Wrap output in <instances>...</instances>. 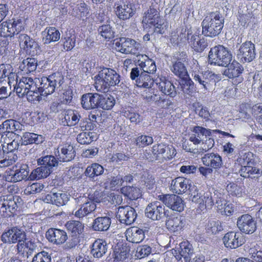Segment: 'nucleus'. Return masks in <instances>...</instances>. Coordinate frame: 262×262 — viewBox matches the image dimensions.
Segmentation results:
<instances>
[{
    "label": "nucleus",
    "instance_id": "nucleus-32",
    "mask_svg": "<svg viewBox=\"0 0 262 262\" xmlns=\"http://www.w3.org/2000/svg\"><path fill=\"white\" fill-rule=\"evenodd\" d=\"M26 79L27 83H25V88L28 94L27 99L29 101H33L38 97V89H37V79L33 80L30 77H23Z\"/></svg>",
    "mask_w": 262,
    "mask_h": 262
},
{
    "label": "nucleus",
    "instance_id": "nucleus-12",
    "mask_svg": "<svg viewBox=\"0 0 262 262\" xmlns=\"http://www.w3.org/2000/svg\"><path fill=\"white\" fill-rule=\"evenodd\" d=\"M19 45L27 54L31 56L37 55L40 51L38 43L26 34L21 33L17 37Z\"/></svg>",
    "mask_w": 262,
    "mask_h": 262
},
{
    "label": "nucleus",
    "instance_id": "nucleus-56",
    "mask_svg": "<svg viewBox=\"0 0 262 262\" xmlns=\"http://www.w3.org/2000/svg\"><path fill=\"white\" fill-rule=\"evenodd\" d=\"M152 252V248L148 245L138 246L136 248L135 256L139 259L148 256Z\"/></svg>",
    "mask_w": 262,
    "mask_h": 262
},
{
    "label": "nucleus",
    "instance_id": "nucleus-42",
    "mask_svg": "<svg viewBox=\"0 0 262 262\" xmlns=\"http://www.w3.org/2000/svg\"><path fill=\"white\" fill-rule=\"evenodd\" d=\"M43 33L46 34L45 37L43 39L44 43L46 44L57 41L60 37L59 31L55 27L47 28Z\"/></svg>",
    "mask_w": 262,
    "mask_h": 262
},
{
    "label": "nucleus",
    "instance_id": "nucleus-1",
    "mask_svg": "<svg viewBox=\"0 0 262 262\" xmlns=\"http://www.w3.org/2000/svg\"><path fill=\"white\" fill-rule=\"evenodd\" d=\"M95 86L99 92L105 93L112 86L119 85L120 76L111 68H103L95 77Z\"/></svg>",
    "mask_w": 262,
    "mask_h": 262
},
{
    "label": "nucleus",
    "instance_id": "nucleus-24",
    "mask_svg": "<svg viewBox=\"0 0 262 262\" xmlns=\"http://www.w3.org/2000/svg\"><path fill=\"white\" fill-rule=\"evenodd\" d=\"M35 247V244L33 242L31 241L27 242L26 240H24L23 242L21 241L17 243L16 250L17 254L19 256L24 258H28L32 254Z\"/></svg>",
    "mask_w": 262,
    "mask_h": 262
},
{
    "label": "nucleus",
    "instance_id": "nucleus-34",
    "mask_svg": "<svg viewBox=\"0 0 262 262\" xmlns=\"http://www.w3.org/2000/svg\"><path fill=\"white\" fill-rule=\"evenodd\" d=\"M17 159L16 154L8 151L6 149L0 150V167H5L12 165Z\"/></svg>",
    "mask_w": 262,
    "mask_h": 262
},
{
    "label": "nucleus",
    "instance_id": "nucleus-26",
    "mask_svg": "<svg viewBox=\"0 0 262 262\" xmlns=\"http://www.w3.org/2000/svg\"><path fill=\"white\" fill-rule=\"evenodd\" d=\"M116 9V15L120 19L122 20L129 19L136 12L135 5L131 3L118 6Z\"/></svg>",
    "mask_w": 262,
    "mask_h": 262
},
{
    "label": "nucleus",
    "instance_id": "nucleus-60",
    "mask_svg": "<svg viewBox=\"0 0 262 262\" xmlns=\"http://www.w3.org/2000/svg\"><path fill=\"white\" fill-rule=\"evenodd\" d=\"M194 82L189 78V76L185 79H182L181 85L182 91L187 94L192 93L194 91Z\"/></svg>",
    "mask_w": 262,
    "mask_h": 262
},
{
    "label": "nucleus",
    "instance_id": "nucleus-61",
    "mask_svg": "<svg viewBox=\"0 0 262 262\" xmlns=\"http://www.w3.org/2000/svg\"><path fill=\"white\" fill-rule=\"evenodd\" d=\"M253 154L251 152L245 153L242 157L238 158L237 161L241 165V167L246 166L254 165Z\"/></svg>",
    "mask_w": 262,
    "mask_h": 262
},
{
    "label": "nucleus",
    "instance_id": "nucleus-22",
    "mask_svg": "<svg viewBox=\"0 0 262 262\" xmlns=\"http://www.w3.org/2000/svg\"><path fill=\"white\" fill-rule=\"evenodd\" d=\"M46 237L48 241L53 244L61 245L68 239L67 233L62 230L50 228L46 233Z\"/></svg>",
    "mask_w": 262,
    "mask_h": 262
},
{
    "label": "nucleus",
    "instance_id": "nucleus-44",
    "mask_svg": "<svg viewBox=\"0 0 262 262\" xmlns=\"http://www.w3.org/2000/svg\"><path fill=\"white\" fill-rule=\"evenodd\" d=\"M37 61L34 58H28L24 59L19 66V69L25 73H29L36 70Z\"/></svg>",
    "mask_w": 262,
    "mask_h": 262
},
{
    "label": "nucleus",
    "instance_id": "nucleus-31",
    "mask_svg": "<svg viewBox=\"0 0 262 262\" xmlns=\"http://www.w3.org/2000/svg\"><path fill=\"white\" fill-rule=\"evenodd\" d=\"M192 131L193 133L190 136L189 140L195 145L201 143L203 140L202 137L204 136L207 137L210 136L211 134L210 129H207L200 126L194 127Z\"/></svg>",
    "mask_w": 262,
    "mask_h": 262
},
{
    "label": "nucleus",
    "instance_id": "nucleus-59",
    "mask_svg": "<svg viewBox=\"0 0 262 262\" xmlns=\"http://www.w3.org/2000/svg\"><path fill=\"white\" fill-rule=\"evenodd\" d=\"M145 100L148 103L155 102L158 105H160L162 102L164 103L165 102H166V106H169L170 104L169 100L163 98L159 94L155 93V92L151 96H146Z\"/></svg>",
    "mask_w": 262,
    "mask_h": 262
},
{
    "label": "nucleus",
    "instance_id": "nucleus-6",
    "mask_svg": "<svg viewBox=\"0 0 262 262\" xmlns=\"http://www.w3.org/2000/svg\"><path fill=\"white\" fill-rule=\"evenodd\" d=\"M232 58V54L227 48L218 45L211 48L208 54V62L211 64L227 67Z\"/></svg>",
    "mask_w": 262,
    "mask_h": 262
},
{
    "label": "nucleus",
    "instance_id": "nucleus-37",
    "mask_svg": "<svg viewBox=\"0 0 262 262\" xmlns=\"http://www.w3.org/2000/svg\"><path fill=\"white\" fill-rule=\"evenodd\" d=\"M44 140L45 138L42 135L26 132L21 137L20 141L21 145H27L33 143L38 144L42 143Z\"/></svg>",
    "mask_w": 262,
    "mask_h": 262
},
{
    "label": "nucleus",
    "instance_id": "nucleus-7",
    "mask_svg": "<svg viewBox=\"0 0 262 262\" xmlns=\"http://www.w3.org/2000/svg\"><path fill=\"white\" fill-rule=\"evenodd\" d=\"M217 195H220L217 191H215L213 193L208 191L203 193L194 192L193 194H191V196L192 201L199 204L200 209L204 211L205 209H210L212 208Z\"/></svg>",
    "mask_w": 262,
    "mask_h": 262
},
{
    "label": "nucleus",
    "instance_id": "nucleus-45",
    "mask_svg": "<svg viewBox=\"0 0 262 262\" xmlns=\"http://www.w3.org/2000/svg\"><path fill=\"white\" fill-rule=\"evenodd\" d=\"M9 25V31L12 35H19V32L24 29V23L23 19L19 17L12 18L8 21Z\"/></svg>",
    "mask_w": 262,
    "mask_h": 262
},
{
    "label": "nucleus",
    "instance_id": "nucleus-47",
    "mask_svg": "<svg viewBox=\"0 0 262 262\" xmlns=\"http://www.w3.org/2000/svg\"><path fill=\"white\" fill-rule=\"evenodd\" d=\"M121 193L129 200H136L141 196L140 189L135 186H125L121 189Z\"/></svg>",
    "mask_w": 262,
    "mask_h": 262
},
{
    "label": "nucleus",
    "instance_id": "nucleus-46",
    "mask_svg": "<svg viewBox=\"0 0 262 262\" xmlns=\"http://www.w3.org/2000/svg\"><path fill=\"white\" fill-rule=\"evenodd\" d=\"M66 226L71 234L79 236L83 232L84 225L80 221H70L67 223Z\"/></svg>",
    "mask_w": 262,
    "mask_h": 262
},
{
    "label": "nucleus",
    "instance_id": "nucleus-17",
    "mask_svg": "<svg viewBox=\"0 0 262 262\" xmlns=\"http://www.w3.org/2000/svg\"><path fill=\"white\" fill-rule=\"evenodd\" d=\"M223 241L225 247L230 249L237 248L245 242L244 236L241 233L233 231L226 233Z\"/></svg>",
    "mask_w": 262,
    "mask_h": 262
},
{
    "label": "nucleus",
    "instance_id": "nucleus-52",
    "mask_svg": "<svg viewBox=\"0 0 262 262\" xmlns=\"http://www.w3.org/2000/svg\"><path fill=\"white\" fill-rule=\"evenodd\" d=\"M98 31L105 39H112L115 36L114 29L110 25H103L99 27Z\"/></svg>",
    "mask_w": 262,
    "mask_h": 262
},
{
    "label": "nucleus",
    "instance_id": "nucleus-25",
    "mask_svg": "<svg viewBox=\"0 0 262 262\" xmlns=\"http://www.w3.org/2000/svg\"><path fill=\"white\" fill-rule=\"evenodd\" d=\"M125 236L128 242L139 243L145 238V231L137 227H132L126 230Z\"/></svg>",
    "mask_w": 262,
    "mask_h": 262
},
{
    "label": "nucleus",
    "instance_id": "nucleus-8",
    "mask_svg": "<svg viewBox=\"0 0 262 262\" xmlns=\"http://www.w3.org/2000/svg\"><path fill=\"white\" fill-rule=\"evenodd\" d=\"M21 201L18 196H3L0 198V213L4 217L11 216L20 205Z\"/></svg>",
    "mask_w": 262,
    "mask_h": 262
},
{
    "label": "nucleus",
    "instance_id": "nucleus-53",
    "mask_svg": "<svg viewBox=\"0 0 262 262\" xmlns=\"http://www.w3.org/2000/svg\"><path fill=\"white\" fill-rule=\"evenodd\" d=\"M76 14L78 18L82 20L86 19L90 16L89 7L84 3L77 5Z\"/></svg>",
    "mask_w": 262,
    "mask_h": 262
},
{
    "label": "nucleus",
    "instance_id": "nucleus-48",
    "mask_svg": "<svg viewBox=\"0 0 262 262\" xmlns=\"http://www.w3.org/2000/svg\"><path fill=\"white\" fill-rule=\"evenodd\" d=\"M76 39V36L73 32H66L63 37L61 38L64 49L68 51L72 50L75 46Z\"/></svg>",
    "mask_w": 262,
    "mask_h": 262
},
{
    "label": "nucleus",
    "instance_id": "nucleus-36",
    "mask_svg": "<svg viewBox=\"0 0 262 262\" xmlns=\"http://www.w3.org/2000/svg\"><path fill=\"white\" fill-rule=\"evenodd\" d=\"M184 225V219L181 216H170L166 221L167 228L173 232L181 231Z\"/></svg>",
    "mask_w": 262,
    "mask_h": 262
},
{
    "label": "nucleus",
    "instance_id": "nucleus-30",
    "mask_svg": "<svg viewBox=\"0 0 262 262\" xmlns=\"http://www.w3.org/2000/svg\"><path fill=\"white\" fill-rule=\"evenodd\" d=\"M156 84L158 85L159 90L164 94L172 98L177 95L175 86L165 78L157 80Z\"/></svg>",
    "mask_w": 262,
    "mask_h": 262
},
{
    "label": "nucleus",
    "instance_id": "nucleus-11",
    "mask_svg": "<svg viewBox=\"0 0 262 262\" xmlns=\"http://www.w3.org/2000/svg\"><path fill=\"white\" fill-rule=\"evenodd\" d=\"M115 46L118 48V51L124 54L136 55L139 53L140 44L135 40L121 37L119 41L115 42Z\"/></svg>",
    "mask_w": 262,
    "mask_h": 262
},
{
    "label": "nucleus",
    "instance_id": "nucleus-20",
    "mask_svg": "<svg viewBox=\"0 0 262 262\" xmlns=\"http://www.w3.org/2000/svg\"><path fill=\"white\" fill-rule=\"evenodd\" d=\"M192 182L183 177H178L171 181L170 190L175 193L182 194L187 190L191 191L192 189Z\"/></svg>",
    "mask_w": 262,
    "mask_h": 262
},
{
    "label": "nucleus",
    "instance_id": "nucleus-16",
    "mask_svg": "<svg viewBox=\"0 0 262 262\" xmlns=\"http://www.w3.org/2000/svg\"><path fill=\"white\" fill-rule=\"evenodd\" d=\"M237 55L243 62L252 61L256 55L255 45L250 41H245L240 46Z\"/></svg>",
    "mask_w": 262,
    "mask_h": 262
},
{
    "label": "nucleus",
    "instance_id": "nucleus-63",
    "mask_svg": "<svg viewBox=\"0 0 262 262\" xmlns=\"http://www.w3.org/2000/svg\"><path fill=\"white\" fill-rule=\"evenodd\" d=\"M249 254L251 258L256 262H262V250L258 245H256L250 248Z\"/></svg>",
    "mask_w": 262,
    "mask_h": 262
},
{
    "label": "nucleus",
    "instance_id": "nucleus-14",
    "mask_svg": "<svg viewBox=\"0 0 262 262\" xmlns=\"http://www.w3.org/2000/svg\"><path fill=\"white\" fill-rule=\"evenodd\" d=\"M137 216L135 209L129 206H120L118 208L116 217L119 221L126 225L133 224Z\"/></svg>",
    "mask_w": 262,
    "mask_h": 262
},
{
    "label": "nucleus",
    "instance_id": "nucleus-23",
    "mask_svg": "<svg viewBox=\"0 0 262 262\" xmlns=\"http://www.w3.org/2000/svg\"><path fill=\"white\" fill-rule=\"evenodd\" d=\"M24 125L14 119H7L0 125V132L5 131L12 133L13 136H19L18 134L24 130Z\"/></svg>",
    "mask_w": 262,
    "mask_h": 262
},
{
    "label": "nucleus",
    "instance_id": "nucleus-2",
    "mask_svg": "<svg viewBox=\"0 0 262 262\" xmlns=\"http://www.w3.org/2000/svg\"><path fill=\"white\" fill-rule=\"evenodd\" d=\"M38 95L47 96L53 93L56 90H60L64 82V77L60 72L54 73L48 77H43L36 79Z\"/></svg>",
    "mask_w": 262,
    "mask_h": 262
},
{
    "label": "nucleus",
    "instance_id": "nucleus-5",
    "mask_svg": "<svg viewBox=\"0 0 262 262\" xmlns=\"http://www.w3.org/2000/svg\"><path fill=\"white\" fill-rule=\"evenodd\" d=\"M40 167L32 171L29 176L31 179L47 178L52 171V168L58 165V161L54 156L48 155L37 160Z\"/></svg>",
    "mask_w": 262,
    "mask_h": 262
},
{
    "label": "nucleus",
    "instance_id": "nucleus-50",
    "mask_svg": "<svg viewBox=\"0 0 262 262\" xmlns=\"http://www.w3.org/2000/svg\"><path fill=\"white\" fill-rule=\"evenodd\" d=\"M75 200L77 204L81 203V204L79 205L78 209L77 210L74 212V211L73 212V214L79 219L83 218L84 216L88 215L86 213L87 209H85V207H84V202L85 200H86V198L80 196L76 198Z\"/></svg>",
    "mask_w": 262,
    "mask_h": 262
},
{
    "label": "nucleus",
    "instance_id": "nucleus-13",
    "mask_svg": "<svg viewBox=\"0 0 262 262\" xmlns=\"http://www.w3.org/2000/svg\"><path fill=\"white\" fill-rule=\"evenodd\" d=\"M237 226L241 232L251 234L256 231L257 223L251 215L245 214L238 218Z\"/></svg>",
    "mask_w": 262,
    "mask_h": 262
},
{
    "label": "nucleus",
    "instance_id": "nucleus-15",
    "mask_svg": "<svg viewBox=\"0 0 262 262\" xmlns=\"http://www.w3.org/2000/svg\"><path fill=\"white\" fill-rule=\"evenodd\" d=\"M29 173V169L27 164L16 165L7 171L6 180L12 182H19L26 179Z\"/></svg>",
    "mask_w": 262,
    "mask_h": 262
},
{
    "label": "nucleus",
    "instance_id": "nucleus-64",
    "mask_svg": "<svg viewBox=\"0 0 262 262\" xmlns=\"http://www.w3.org/2000/svg\"><path fill=\"white\" fill-rule=\"evenodd\" d=\"M31 262H51V256L48 252L41 251L34 256Z\"/></svg>",
    "mask_w": 262,
    "mask_h": 262
},
{
    "label": "nucleus",
    "instance_id": "nucleus-58",
    "mask_svg": "<svg viewBox=\"0 0 262 262\" xmlns=\"http://www.w3.org/2000/svg\"><path fill=\"white\" fill-rule=\"evenodd\" d=\"M94 139L93 133L83 132L77 135V140L81 144H89Z\"/></svg>",
    "mask_w": 262,
    "mask_h": 262
},
{
    "label": "nucleus",
    "instance_id": "nucleus-51",
    "mask_svg": "<svg viewBox=\"0 0 262 262\" xmlns=\"http://www.w3.org/2000/svg\"><path fill=\"white\" fill-rule=\"evenodd\" d=\"M205 229L207 232L215 234L223 230V229L221 222L219 220H210L206 223Z\"/></svg>",
    "mask_w": 262,
    "mask_h": 262
},
{
    "label": "nucleus",
    "instance_id": "nucleus-28",
    "mask_svg": "<svg viewBox=\"0 0 262 262\" xmlns=\"http://www.w3.org/2000/svg\"><path fill=\"white\" fill-rule=\"evenodd\" d=\"M204 165L213 169L221 168L223 164L222 157L217 154L208 153L202 158Z\"/></svg>",
    "mask_w": 262,
    "mask_h": 262
},
{
    "label": "nucleus",
    "instance_id": "nucleus-62",
    "mask_svg": "<svg viewBox=\"0 0 262 262\" xmlns=\"http://www.w3.org/2000/svg\"><path fill=\"white\" fill-rule=\"evenodd\" d=\"M128 256L126 248L116 249L114 251L113 257L116 261H123Z\"/></svg>",
    "mask_w": 262,
    "mask_h": 262
},
{
    "label": "nucleus",
    "instance_id": "nucleus-10",
    "mask_svg": "<svg viewBox=\"0 0 262 262\" xmlns=\"http://www.w3.org/2000/svg\"><path fill=\"white\" fill-rule=\"evenodd\" d=\"M168 210H165L161 203L155 201L149 203L145 210V216L153 221H159L164 216H167Z\"/></svg>",
    "mask_w": 262,
    "mask_h": 262
},
{
    "label": "nucleus",
    "instance_id": "nucleus-29",
    "mask_svg": "<svg viewBox=\"0 0 262 262\" xmlns=\"http://www.w3.org/2000/svg\"><path fill=\"white\" fill-rule=\"evenodd\" d=\"M108 250V245L105 241L101 239L95 240L91 246V253L95 258H101L104 256Z\"/></svg>",
    "mask_w": 262,
    "mask_h": 262
},
{
    "label": "nucleus",
    "instance_id": "nucleus-41",
    "mask_svg": "<svg viewBox=\"0 0 262 262\" xmlns=\"http://www.w3.org/2000/svg\"><path fill=\"white\" fill-rule=\"evenodd\" d=\"M171 71L181 79L188 78V74L185 64L180 60L176 61L171 68Z\"/></svg>",
    "mask_w": 262,
    "mask_h": 262
},
{
    "label": "nucleus",
    "instance_id": "nucleus-55",
    "mask_svg": "<svg viewBox=\"0 0 262 262\" xmlns=\"http://www.w3.org/2000/svg\"><path fill=\"white\" fill-rule=\"evenodd\" d=\"M80 116L77 112L73 111H69L64 116V119L68 126L75 125L79 122Z\"/></svg>",
    "mask_w": 262,
    "mask_h": 262
},
{
    "label": "nucleus",
    "instance_id": "nucleus-9",
    "mask_svg": "<svg viewBox=\"0 0 262 262\" xmlns=\"http://www.w3.org/2000/svg\"><path fill=\"white\" fill-rule=\"evenodd\" d=\"M192 77L194 82L204 91L210 90L217 79V75L209 71L204 72L193 71L192 73Z\"/></svg>",
    "mask_w": 262,
    "mask_h": 262
},
{
    "label": "nucleus",
    "instance_id": "nucleus-33",
    "mask_svg": "<svg viewBox=\"0 0 262 262\" xmlns=\"http://www.w3.org/2000/svg\"><path fill=\"white\" fill-rule=\"evenodd\" d=\"M57 161L60 162H68L74 158L76 155L74 147L71 145H66L61 148L60 152L58 151Z\"/></svg>",
    "mask_w": 262,
    "mask_h": 262
},
{
    "label": "nucleus",
    "instance_id": "nucleus-38",
    "mask_svg": "<svg viewBox=\"0 0 262 262\" xmlns=\"http://www.w3.org/2000/svg\"><path fill=\"white\" fill-rule=\"evenodd\" d=\"M111 220L109 217H98L94 220L92 229L96 231H107L111 225Z\"/></svg>",
    "mask_w": 262,
    "mask_h": 262
},
{
    "label": "nucleus",
    "instance_id": "nucleus-49",
    "mask_svg": "<svg viewBox=\"0 0 262 262\" xmlns=\"http://www.w3.org/2000/svg\"><path fill=\"white\" fill-rule=\"evenodd\" d=\"M12 231V236L15 241V244L20 242H23L24 240H27V235L24 228L19 226L11 227Z\"/></svg>",
    "mask_w": 262,
    "mask_h": 262
},
{
    "label": "nucleus",
    "instance_id": "nucleus-18",
    "mask_svg": "<svg viewBox=\"0 0 262 262\" xmlns=\"http://www.w3.org/2000/svg\"><path fill=\"white\" fill-rule=\"evenodd\" d=\"M160 200L172 210L181 212L184 209L183 201L177 195L173 194L163 195L160 196Z\"/></svg>",
    "mask_w": 262,
    "mask_h": 262
},
{
    "label": "nucleus",
    "instance_id": "nucleus-39",
    "mask_svg": "<svg viewBox=\"0 0 262 262\" xmlns=\"http://www.w3.org/2000/svg\"><path fill=\"white\" fill-rule=\"evenodd\" d=\"M240 175L244 178L259 179L262 174V170L254 167V165L243 166L239 171Z\"/></svg>",
    "mask_w": 262,
    "mask_h": 262
},
{
    "label": "nucleus",
    "instance_id": "nucleus-43",
    "mask_svg": "<svg viewBox=\"0 0 262 262\" xmlns=\"http://www.w3.org/2000/svg\"><path fill=\"white\" fill-rule=\"evenodd\" d=\"M98 108L100 107L103 110H110L115 104L114 98L111 96L98 94Z\"/></svg>",
    "mask_w": 262,
    "mask_h": 262
},
{
    "label": "nucleus",
    "instance_id": "nucleus-27",
    "mask_svg": "<svg viewBox=\"0 0 262 262\" xmlns=\"http://www.w3.org/2000/svg\"><path fill=\"white\" fill-rule=\"evenodd\" d=\"M98 93H86L81 98V104L83 108L89 110L98 108Z\"/></svg>",
    "mask_w": 262,
    "mask_h": 262
},
{
    "label": "nucleus",
    "instance_id": "nucleus-3",
    "mask_svg": "<svg viewBox=\"0 0 262 262\" xmlns=\"http://www.w3.org/2000/svg\"><path fill=\"white\" fill-rule=\"evenodd\" d=\"M224 23V19L219 12L211 13L202 22V34L210 37L217 36L221 33Z\"/></svg>",
    "mask_w": 262,
    "mask_h": 262
},
{
    "label": "nucleus",
    "instance_id": "nucleus-54",
    "mask_svg": "<svg viewBox=\"0 0 262 262\" xmlns=\"http://www.w3.org/2000/svg\"><path fill=\"white\" fill-rule=\"evenodd\" d=\"M141 72H145L146 74L154 73L156 71V66L155 62L152 60L148 59L144 62L141 61L139 64Z\"/></svg>",
    "mask_w": 262,
    "mask_h": 262
},
{
    "label": "nucleus",
    "instance_id": "nucleus-21",
    "mask_svg": "<svg viewBox=\"0 0 262 262\" xmlns=\"http://www.w3.org/2000/svg\"><path fill=\"white\" fill-rule=\"evenodd\" d=\"M179 248H176L173 254L178 260H180L182 258L185 262L191 258L194 255V250L191 244L187 241L183 242L180 244Z\"/></svg>",
    "mask_w": 262,
    "mask_h": 262
},
{
    "label": "nucleus",
    "instance_id": "nucleus-19",
    "mask_svg": "<svg viewBox=\"0 0 262 262\" xmlns=\"http://www.w3.org/2000/svg\"><path fill=\"white\" fill-rule=\"evenodd\" d=\"M69 200V194L60 190L56 192H51L43 199V201L45 202L54 204L57 206H62L66 205Z\"/></svg>",
    "mask_w": 262,
    "mask_h": 262
},
{
    "label": "nucleus",
    "instance_id": "nucleus-57",
    "mask_svg": "<svg viewBox=\"0 0 262 262\" xmlns=\"http://www.w3.org/2000/svg\"><path fill=\"white\" fill-rule=\"evenodd\" d=\"M26 81V79L23 77L18 82L17 81L16 82L14 90L15 91L16 93L19 97H23L25 95L28 97V94L25 88V83H27Z\"/></svg>",
    "mask_w": 262,
    "mask_h": 262
},
{
    "label": "nucleus",
    "instance_id": "nucleus-35",
    "mask_svg": "<svg viewBox=\"0 0 262 262\" xmlns=\"http://www.w3.org/2000/svg\"><path fill=\"white\" fill-rule=\"evenodd\" d=\"M223 74L229 78L237 77L243 71V68L242 65L236 61H233L231 64H229Z\"/></svg>",
    "mask_w": 262,
    "mask_h": 262
},
{
    "label": "nucleus",
    "instance_id": "nucleus-4",
    "mask_svg": "<svg viewBox=\"0 0 262 262\" xmlns=\"http://www.w3.org/2000/svg\"><path fill=\"white\" fill-rule=\"evenodd\" d=\"M142 22L153 26L154 33L163 34L166 31V26L160 15L159 6L152 3L149 8L144 13Z\"/></svg>",
    "mask_w": 262,
    "mask_h": 262
},
{
    "label": "nucleus",
    "instance_id": "nucleus-40",
    "mask_svg": "<svg viewBox=\"0 0 262 262\" xmlns=\"http://www.w3.org/2000/svg\"><path fill=\"white\" fill-rule=\"evenodd\" d=\"M104 171V168L102 166L98 163H95L88 166L84 173L86 177H89L90 179L95 180L96 178L102 175Z\"/></svg>",
    "mask_w": 262,
    "mask_h": 262
}]
</instances>
